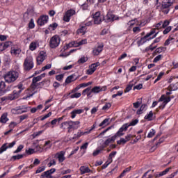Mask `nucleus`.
<instances>
[{
  "label": "nucleus",
  "instance_id": "1",
  "mask_svg": "<svg viewBox=\"0 0 178 178\" xmlns=\"http://www.w3.org/2000/svg\"><path fill=\"white\" fill-rule=\"evenodd\" d=\"M19 77V72L16 71H9L4 74V79L6 83H15L17 78Z\"/></svg>",
  "mask_w": 178,
  "mask_h": 178
},
{
  "label": "nucleus",
  "instance_id": "2",
  "mask_svg": "<svg viewBox=\"0 0 178 178\" xmlns=\"http://www.w3.org/2000/svg\"><path fill=\"white\" fill-rule=\"evenodd\" d=\"M24 70L26 72H29V70H31L33 67H34V59L33 58V56H28L24 62L23 64Z\"/></svg>",
  "mask_w": 178,
  "mask_h": 178
},
{
  "label": "nucleus",
  "instance_id": "3",
  "mask_svg": "<svg viewBox=\"0 0 178 178\" xmlns=\"http://www.w3.org/2000/svg\"><path fill=\"white\" fill-rule=\"evenodd\" d=\"M156 29H152L149 33H147L146 35H145L143 38H142L140 39V40L138 42V47H140V45H143V44H144V42H145V40H147V38H148L149 37H151V35H153V34H154V35H153V37L150 38L149 40H152V39L155 38V37H156V35H158V32L156 33Z\"/></svg>",
  "mask_w": 178,
  "mask_h": 178
},
{
  "label": "nucleus",
  "instance_id": "4",
  "mask_svg": "<svg viewBox=\"0 0 178 178\" xmlns=\"http://www.w3.org/2000/svg\"><path fill=\"white\" fill-rule=\"evenodd\" d=\"M175 3V0H165L162 3L163 12L165 15L169 13L170 10V8H173V3Z\"/></svg>",
  "mask_w": 178,
  "mask_h": 178
},
{
  "label": "nucleus",
  "instance_id": "5",
  "mask_svg": "<svg viewBox=\"0 0 178 178\" xmlns=\"http://www.w3.org/2000/svg\"><path fill=\"white\" fill-rule=\"evenodd\" d=\"M94 24H101L105 20V16L101 15V12L97 11L92 14Z\"/></svg>",
  "mask_w": 178,
  "mask_h": 178
},
{
  "label": "nucleus",
  "instance_id": "6",
  "mask_svg": "<svg viewBox=\"0 0 178 178\" xmlns=\"http://www.w3.org/2000/svg\"><path fill=\"white\" fill-rule=\"evenodd\" d=\"M60 44V38L59 35H54L49 40V47L50 48H57Z\"/></svg>",
  "mask_w": 178,
  "mask_h": 178
},
{
  "label": "nucleus",
  "instance_id": "7",
  "mask_svg": "<svg viewBox=\"0 0 178 178\" xmlns=\"http://www.w3.org/2000/svg\"><path fill=\"white\" fill-rule=\"evenodd\" d=\"M74 15H76V10L73 9L68 10L64 15L63 19L64 20V22H70V17H72V16H74Z\"/></svg>",
  "mask_w": 178,
  "mask_h": 178
},
{
  "label": "nucleus",
  "instance_id": "8",
  "mask_svg": "<svg viewBox=\"0 0 178 178\" xmlns=\"http://www.w3.org/2000/svg\"><path fill=\"white\" fill-rule=\"evenodd\" d=\"M163 102L161 105L159 106L160 109H163V108H165V106H166V104L168 102H170V97H165V95H161V97L159 98V102Z\"/></svg>",
  "mask_w": 178,
  "mask_h": 178
},
{
  "label": "nucleus",
  "instance_id": "9",
  "mask_svg": "<svg viewBox=\"0 0 178 178\" xmlns=\"http://www.w3.org/2000/svg\"><path fill=\"white\" fill-rule=\"evenodd\" d=\"M16 145V141H13L11 143H4L2 145V146L0 147V154H2L3 152H5L8 148H13Z\"/></svg>",
  "mask_w": 178,
  "mask_h": 178
},
{
  "label": "nucleus",
  "instance_id": "10",
  "mask_svg": "<svg viewBox=\"0 0 178 178\" xmlns=\"http://www.w3.org/2000/svg\"><path fill=\"white\" fill-rule=\"evenodd\" d=\"M46 58H47V54L43 51H40L38 56L36 58L37 64L41 65V63H42V62L45 60Z\"/></svg>",
  "mask_w": 178,
  "mask_h": 178
},
{
  "label": "nucleus",
  "instance_id": "11",
  "mask_svg": "<svg viewBox=\"0 0 178 178\" xmlns=\"http://www.w3.org/2000/svg\"><path fill=\"white\" fill-rule=\"evenodd\" d=\"M101 65L99 62L95 63L90 65L89 69L87 70V74L91 75L95 70H97V67Z\"/></svg>",
  "mask_w": 178,
  "mask_h": 178
},
{
  "label": "nucleus",
  "instance_id": "12",
  "mask_svg": "<svg viewBox=\"0 0 178 178\" xmlns=\"http://www.w3.org/2000/svg\"><path fill=\"white\" fill-rule=\"evenodd\" d=\"M48 15H42L40 17V18L38 19V24L39 26H44V24H46V23H48Z\"/></svg>",
  "mask_w": 178,
  "mask_h": 178
},
{
  "label": "nucleus",
  "instance_id": "13",
  "mask_svg": "<svg viewBox=\"0 0 178 178\" xmlns=\"http://www.w3.org/2000/svg\"><path fill=\"white\" fill-rule=\"evenodd\" d=\"M65 154H66V152L64 151H61L56 154L55 157L58 159V162H60V163H62V162L66 159V157H65Z\"/></svg>",
  "mask_w": 178,
  "mask_h": 178
},
{
  "label": "nucleus",
  "instance_id": "14",
  "mask_svg": "<svg viewBox=\"0 0 178 178\" xmlns=\"http://www.w3.org/2000/svg\"><path fill=\"white\" fill-rule=\"evenodd\" d=\"M119 17H115V15L112 14V13H108L106 16V20L108 23L111 22H115V20H118Z\"/></svg>",
  "mask_w": 178,
  "mask_h": 178
},
{
  "label": "nucleus",
  "instance_id": "15",
  "mask_svg": "<svg viewBox=\"0 0 178 178\" xmlns=\"http://www.w3.org/2000/svg\"><path fill=\"white\" fill-rule=\"evenodd\" d=\"M101 91H106V86H95L91 89V92L94 94H98V92H101Z\"/></svg>",
  "mask_w": 178,
  "mask_h": 178
},
{
  "label": "nucleus",
  "instance_id": "16",
  "mask_svg": "<svg viewBox=\"0 0 178 178\" xmlns=\"http://www.w3.org/2000/svg\"><path fill=\"white\" fill-rule=\"evenodd\" d=\"M44 84H45V81H43L39 83L36 82L35 83H31V88H32V90H35L36 88H42Z\"/></svg>",
  "mask_w": 178,
  "mask_h": 178
},
{
  "label": "nucleus",
  "instance_id": "17",
  "mask_svg": "<svg viewBox=\"0 0 178 178\" xmlns=\"http://www.w3.org/2000/svg\"><path fill=\"white\" fill-rule=\"evenodd\" d=\"M104 49V44H99L97 47H95L92 50V54L95 56H98L99 53L103 51Z\"/></svg>",
  "mask_w": 178,
  "mask_h": 178
},
{
  "label": "nucleus",
  "instance_id": "18",
  "mask_svg": "<svg viewBox=\"0 0 178 178\" xmlns=\"http://www.w3.org/2000/svg\"><path fill=\"white\" fill-rule=\"evenodd\" d=\"M84 112L83 109H74L70 113L72 119H74L77 115H81Z\"/></svg>",
  "mask_w": 178,
  "mask_h": 178
},
{
  "label": "nucleus",
  "instance_id": "19",
  "mask_svg": "<svg viewBox=\"0 0 178 178\" xmlns=\"http://www.w3.org/2000/svg\"><path fill=\"white\" fill-rule=\"evenodd\" d=\"M45 76L46 74L43 73L36 77H33L32 79V83L35 84L36 83H38V81H41V80H42Z\"/></svg>",
  "mask_w": 178,
  "mask_h": 178
},
{
  "label": "nucleus",
  "instance_id": "20",
  "mask_svg": "<svg viewBox=\"0 0 178 178\" xmlns=\"http://www.w3.org/2000/svg\"><path fill=\"white\" fill-rule=\"evenodd\" d=\"M55 172H56V170L55 168H51L46 172H44L41 175V177H48L50 175H52V173H55Z\"/></svg>",
  "mask_w": 178,
  "mask_h": 178
},
{
  "label": "nucleus",
  "instance_id": "21",
  "mask_svg": "<svg viewBox=\"0 0 178 178\" xmlns=\"http://www.w3.org/2000/svg\"><path fill=\"white\" fill-rule=\"evenodd\" d=\"M19 94L16 92V90H14L13 92V94H10L8 95V101H13V99H17V98L19 97Z\"/></svg>",
  "mask_w": 178,
  "mask_h": 178
},
{
  "label": "nucleus",
  "instance_id": "22",
  "mask_svg": "<svg viewBox=\"0 0 178 178\" xmlns=\"http://www.w3.org/2000/svg\"><path fill=\"white\" fill-rule=\"evenodd\" d=\"M79 170L81 172V175H86V173H90L91 172V170L88 166H81L79 168Z\"/></svg>",
  "mask_w": 178,
  "mask_h": 178
},
{
  "label": "nucleus",
  "instance_id": "23",
  "mask_svg": "<svg viewBox=\"0 0 178 178\" xmlns=\"http://www.w3.org/2000/svg\"><path fill=\"white\" fill-rule=\"evenodd\" d=\"M170 169H172V167L166 168L161 172H157L156 174L154 175V177L158 178L161 177V176H165V175H166L169 172V170H170Z\"/></svg>",
  "mask_w": 178,
  "mask_h": 178
},
{
  "label": "nucleus",
  "instance_id": "24",
  "mask_svg": "<svg viewBox=\"0 0 178 178\" xmlns=\"http://www.w3.org/2000/svg\"><path fill=\"white\" fill-rule=\"evenodd\" d=\"M16 88L17 89V90H15L16 92L20 95V94L22 93V91H23V90H24V88H26L24 87V85H23V83L20 82L16 86Z\"/></svg>",
  "mask_w": 178,
  "mask_h": 178
},
{
  "label": "nucleus",
  "instance_id": "25",
  "mask_svg": "<svg viewBox=\"0 0 178 178\" xmlns=\"http://www.w3.org/2000/svg\"><path fill=\"white\" fill-rule=\"evenodd\" d=\"M10 53L13 56H19L22 54V49H11Z\"/></svg>",
  "mask_w": 178,
  "mask_h": 178
},
{
  "label": "nucleus",
  "instance_id": "26",
  "mask_svg": "<svg viewBox=\"0 0 178 178\" xmlns=\"http://www.w3.org/2000/svg\"><path fill=\"white\" fill-rule=\"evenodd\" d=\"M115 140H116V138L114 136H112L111 138H108L104 142V146H103V147H104V148H106V147H108V145H109V144H111V143H115Z\"/></svg>",
  "mask_w": 178,
  "mask_h": 178
},
{
  "label": "nucleus",
  "instance_id": "27",
  "mask_svg": "<svg viewBox=\"0 0 178 178\" xmlns=\"http://www.w3.org/2000/svg\"><path fill=\"white\" fill-rule=\"evenodd\" d=\"M175 35H170L168 40H165L164 45L168 46L176 41V39L173 38Z\"/></svg>",
  "mask_w": 178,
  "mask_h": 178
},
{
  "label": "nucleus",
  "instance_id": "28",
  "mask_svg": "<svg viewBox=\"0 0 178 178\" xmlns=\"http://www.w3.org/2000/svg\"><path fill=\"white\" fill-rule=\"evenodd\" d=\"M9 119L8 118V113H3L0 118L1 123H6Z\"/></svg>",
  "mask_w": 178,
  "mask_h": 178
},
{
  "label": "nucleus",
  "instance_id": "29",
  "mask_svg": "<svg viewBox=\"0 0 178 178\" xmlns=\"http://www.w3.org/2000/svg\"><path fill=\"white\" fill-rule=\"evenodd\" d=\"M86 31H87V28L86 26H81L77 30L76 33L84 35L86 34Z\"/></svg>",
  "mask_w": 178,
  "mask_h": 178
},
{
  "label": "nucleus",
  "instance_id": "30",
  "mask_svg": "<svg viewBox=\"0 0 178 178\" xmlns=\"http://www.w3.org/2000/svg\"><path fill=\"white\" fill-rule=\"evenodd\" d=\"M37 47H38V42H32L29 45L30 51H35L37 49Z\"/></svg>",
  "mask_w": 178,
  "mask_h": 178
},
{
  "label": "nucleus",
  "instance_id": "31",
  "mask_svg": "<svg viewBox=\"0 0 178 178\" xmlns=\"http://www.w3.org/2000/svg\"><path fill=\"white\" fill-rule=\"evenodd\" d=\"M145 119L146 120H149V122H151V120H154V113H152V111H149V113L145 116Z\"/></svg>",
  "mask_w": 178,
  "mask_h": 178
},
{
  "label": "nucleus",
  "instance_id": "32",
  "mask_svg": "<svg viewBox=\"0 0 178 178\" xmlns=\"http://www.w3.org/2000/svg\"><path fill=\"white\" fill-rule=\"evenodd\" d=\"M147 104H142L140 109L137 111L136 113L137 115H141L143 113V111H146L147 108Z\"/></svg>",
  "mask_w": 178,
  "mask_h": 178
},
{
  "label": "nucleus",
  "instance_id": "33",
  "mask_svg": "<svg viewBox=\"0 0 178 178\" xmlns=\"http://www.w3.org/2000/svg\"><path fill=\"white\" fill-rule=\"evenodd\" d=\"M6 84H5V82L3 81H1L0 83V95H3L5 94V92H6V90H3V88H5L6 87Z\"/></svg>",
  "mask_w": 178,
  "mask_h": 178
},
{
  "label": "nucleus",
  "instance_id": "34",
  "mask_svg": "<svg viewBox=\"0 0 178 178\" xmlns=\"http://www.w3.org/2000/svg\"><path fill=\"white\" fill-rule=\"evenodd\" d=\"M33 165H30L29 166L26 167L19 175H22L23 176V175H26V173L29 172V169H33Z\"/></svg>",
  "mask_w": 178,
  "mask_h": 178
},
{
  "label": "nucleus",
  "instance_id": "35",
  "mask_svg": "<svg viewBox=\"0 0 178 178\" xmlns=\"http://www.w3.org/2000/svg\"><path fill=\"white\" fill-rule=\"evenodd\" d=\"M104 148H105V147L101 146L99 149H97L92 153L93 156H97V155L101 153V151H104Z\"/></svg>",
  "mask_w": 178,
  "mask_h": 178
},
{
  "label": "nucleus",
  "instance_id": "36",
  "mask_svg": "<svg viewBox=\"0 0 178 178\" xmlns=\"http://www.w3.org/2000/svg\"><path fill=\"white\" fill-rule=\"evenodd\" d=\"M76 79L74 78V76L70 75L66 79L65 83H67V84H70V83H72V81H74Z\"/></svg>",
  "mask_w": 178,
  "mask_h": 178
},
{
  "label": "nucleus",
  "instance_id": "37",
  "mask_svg": "<svg viewBox=\"0 0 178 178\" xmlns=\"http://www.w3.org/2000/svg\"><path fill=\"white\" fill-rule=\"evenodd\" d=\"M163 138H160L159 140V143H157L155 145H154V146L151 148L150 151H152V152H154V151H155V149H156V148H158L159 145V144H162V142H163Z\"/></svg>",
  "mask_w": 178,
  "mask_h": 178
},
{
  "label": "nucleus",
  "instance_id": "38",
  "mask_svg": "<svg viewBox=\"0 0 178 178\" xmlns=\"http://www.w3.org/2000/svg\"><path fill=\"white\" fill-rule=\"evenodd\" d=\"M67 126H72V122H70V121L63 122L60 125V129H63V130H65Z\"/></svg>",
  "mask_w": 178,
  "mask_h": 178
},
{
  "label": "nucleus",
  "instance_id": "39",
  "mask_svg": "<svg viewBox=\"0 0 178 178\" xmlns=\"http://www.w3.org/2000/svg\"><path fill=\"white\" fill-rule=\"evenodd\" d=\"M108 122H109L108 118L104 119L103 122L99 124V127H106V126H108Z\"/></svg>",
  "mask_w": 178,
  "mask_h": 178
},
{
  "label": "nucleus",
  "instance_id": "40",
  "mask_svg": "<svg viewBox=\"0 0 178 178\" xmlns=\"http://www.w3.org/2000/svg\"><path fill=\"white\" fill-rule=\"evenodd\" d=\"M18 111H19V113H26V112H27V106H19L18 108Z\"/></svg>",
  "mask_w": 178,
  "mask_h": 178
},
{
  "label": "nucleus",
  "instance_id": "41",
  "mask_svg": "<svg viewBox=\"0 0 178 178\" xmlns=\"http://www.w3.org/2000/svg\"><path fill=\"white\" fill-rule=\"evenodd\" d=\"M168 90H169V91H176V90H177V86H176V83L175 84H170L168 88Z\"/></svg>",
  "mask_w": 178,
  "mask_h": 178
},
{
  "label": "nucleus",
  "instance_id": "42",
  "mask_svg": "<svg viewBox=\"0 0 178 178\" xmlns=\"http://www.w3.org/2000/svg\"><path fill=\"white\" fill-rule=\"evenodd\" d=\"M116 154H118L117 152H112L108 156V161H109L111 163L113 162V160L112 159L115 158V155H116Z\"/></svg>",
  "mask_w": 178,
  "mask_h": 178
},
{
  "label": "nucleus",
  "instance_id": "43",
  "mask_svg": "<svg viewBox=\"0 0 178 178\" xmlns=\"http://www.w3.org/2000/svg\"><path fill=\"white\" fill-rule=\"evenodd\" d=\"M122 136H124V134L123 133L122 131L119 129L118 131L113 136L116 139V138H118V137H122Z\"/></svg>",
  "mask_w": 178,
  "mask_h": 178
},
{
  "label": "nucleus",
  "instance_id": "44",
  "mask_svg": "<svg viewBox=\"0 0 178 178\" xmlns=\"http://www.w3.org/2000/svg\"><path fill=\"white\" fill-rule=\"evenodd\" d=\"M163 74H165L164 72H160L157 76V78L155 79V81H154V84H155L156 83H158V81H159V80H161V79H162V77L163 76Z\"/></svg>",
  "mask_w": 178,
  "mask_h": 178
},
{
  "label": "nucleus",
  "instance_id": "45",
  "mask_svg": "<svg viewBox=\"0 0 178 178\" xmlns=\"http://www.w3.org/2000/svg\"><path fill=\"white\" fill-rule=\"evenodd\" d=\"M129 127H130V125H129V124H124L122 126L121 128H120V130L124 132V131H126L127 129H129Z\"/></svg>",
  "mask_w": 178,
  "mask_h": 178
},
{
  "label": "nucleus",
  "instance_id": "46",
  "mask_svg": "<svg viewBox=\"0 0 178 178\" xmlns=\"http://www.w3.org/2000/svg\"><path fill=\"white\" fill-rule=\"evenodd\" d=\"M133 86H134L133 83L130 82V83L127 86L124 92H129V91H131V88H133Z\"/></svg>",
  "mask_w": 178,
  "mask_h": 178
},
{
  "label": "nucleus",
  "instance_id": "47",
  "mask_svg": "<svg viewBox=\"0 0 178 178\" xmlns=\"http://www.w3.org/2000/svg\"><path fill=\"white\" fill-rule=\"evenodd\" d=\"M81 97V93L80 92H76L70 96V98H80Z\"/></svg>",
  "mask_w": 178,
  "mask_h": 178
},
{
  "label": "nucleus",
  "instance_id": "48",
  "mask_svg": "<svg viewBox=\"0 0 178 178\" xmlns=\"http://www.w3.org/2000/svg\"><path fill=\"white\" fill-rule=\"evenodd\" d=\"M84 44H87V40L86 39L79 41L77 44H74V47H80V45H84Z\"/></svg>",
  "mask_w": 178,
  "mask_h": 178
},
{
  "label": "nucleus",
  "instance_id": "49",
  "mask_svg": "<svg viewBox=\"0 0 178 178\" xmlns=\"http://www.w3.org/2000/svg\"><path fill=\"white\" fill-rule=\"evenodd\" d=\"M79 42H72V43L68 44L67 46L64 47L65 49H67V48H72V47H74V45H77Z\"/></svg>",
  "mask_w": 178,
  "mask_h": 178
},
{
  "label": "nucleus",
  "instance_id": "50",
  "mask_svg": "<svg viewBox=\"0 0 178 178\" xmlns=\"http://www.w3.org/2000/svg\"><path fill=\"white\" fill-rule=\"evenodd\" d=\"M56 27H58V24L54 23L53 24H50L49 26V30H50L51 31H54V30H55Z\"/></svg>",
  "mask_w": 178,
  "mask_h": 178
},
{
  "label": "nucleus",
  "instance_id": "51",
  "mask_svg": "<svg viewBox=\"0 0 178 178\" xmlns=\"http://www.w3.org/2000/svg\"><path fill=\"white\" fill-rule=\"evenodd\" d=\"M149 172H151V170H149L146 172H145L142 178H152L153 177L152 175H148Z\"/></svg>",
  "mask_w": 178,
  "mask_h": 178
},
{
  "label": "nucleus",
  "instance_id": "52",
  "mask_svg": "<svg viewBox=\"0 0 178 178\" xmlns=\"http://www.w3.org/2000/svg\"><path fill=\"white\" fill-rule=\"evenodd\" d=\"M112 106L111 103H106L105 105L102 107V111H108L109 108Z\"/></svg>",
  "mask_w": 178,
  "mask_h": 178
},
{
  "label": "nucleus",
  "instance_id": "53",
  "mask_svg": "<svg viewBox=\"0 0 178 178\" xmlns=\"http://www.w3.org/2000/svg\"><path fill=\"white\" fill-rule=\"evenodd\" d=\"M155 133H156V131H155V129H151L147 135V138H152V136H155Z\"/></svg>",
  "mask_w": 178,
  "mask_h": 178
},
{
  "label": "nucleus",
  "instance_id": "54",
  "mask_svg": "<svg viewBox=\"0 0 178 178\" xmlns=\"http://www.w3.org/2000/svg\"><path fill=\"white\" fill-rule=\"evenodd\" d=\"M166 51V47H159L155 50V52L157 54H161V52H163Z\"/></svg>",
  "mask_w": 178,
  "mask_h": 178
},
{
  "label": "nucleus",
  "instance_id": "55",
  "mask_svg": "<svg viewBox=\"0 0 178 178\" xmlns=\"http://www.w3.org/2000/svg\"><path fill=\"white\" fill-rule=\"evenodd\" d=\"M161 59H162V54H159V55L156 56L154 58L153 62H154V63H156V62H159V60H161Z\"/></svg>",
  "mask_w": 178,
  "mask_h": 178
},
{
  "label": "nucleus",
  "instance_id": "56",
  "mask_svg": "<svg viewBox=\"0 0 178 178\" xmlns=\"http://www.w3.org/2000/svg\"><path fill=\"white\" fill-rule=\"evenodd\" d=\"M88 60V58L87 57H81L79 60L78 63H86Z\"/></svg>",
  "mask_w": 178,
  "mask_h": 178
},
{
  "label": "nucleus",
  "instance_id": "57",
  "mask_svg": "<svg viewBox=\"0 0 178 178\" xmlns=\"http://www.w3.org/2000/svg\"><path fill=\"white\" fill-rule=\"evenodd\" d=\"M70 123H71V126H70V127L72 129V128L74 127V126H79V124H80V122L79 121H76V122L70 121Z\"/></svg>",
  "mask_w": 178,
  "mask_h": 178
},
{
  "label": "nucleus",
  "instance_id": "58",
  "mask_svg": "<svg viewBox=\"0 0 178 178\" xmlns=\"http://www.w3.org/2000/svg\"><path fill=\"white\" fill-rule=\"evenodd\" d=\"M24 155L23 154H18L16 156H13L12 159H14V161L22 159L23 158Z\"/></svg>",
  "mask_w": 178,
  "mask_h": 178
},
{
  "label": "nucleus",
  "instance_id": "59",
  "mask_svg": "<svg viewBox=\"0 0 178 178\" xmlns=\"http://www.w3.org/2000/svg\"><path fill=\"white\" fill-rule=\"evenodd\" d=\"M23 148H24V146L23 145H20L19 146H18L17 149L14 151V154H18V152H20L22 149H23Z\"/></svg>",
  "mask_w": 178,
  "mask_h": 178
},
{
  "label": "nucleus",
  "instance_id": "60",
  "mask_svg": "<svg viewBox=\"0 0 178 178\" xmlns=\"http://www.w3.org/2000/svg\"><path fill=\"white\" fill-rule=\"evenodd\" d=\"M17 126V123L15 122H11L8 126V127L10 128L11 130L13 131V129H15V127H16Z\"/></svg>",
  "mask_w": 178,
  "mask_h": 178
},
{
  "label": "nucleus",
  "instance_id": "61",
  "mask_svg": "<svg viewBox=\"0 0 178 178\" xmlns=\"http://www.w3.org/2000/svg\"><path fill=\"white\" fill-rule=\"evenodd\" d=\"M156 30H161V29H163V26H162V21L157 23L155 26Z\"/></svg>",
  "mask_w": 178,
  "mask_h": 178
},
{
  "label": "nucleus",
  "instance_id": "62",
  "mask_svg": "<svg viewBox=\"0 0 178 178\" xmlns=\"http://www.w3.org/2000/svg\"><path fill=\"white\" fill-rule=\"evenodd\" d=\"M138 123V120L136 119L132 120V122H130V124H128V126H136Z\"/></svg>",
  "mask_w": 178,
  "mask_h": 178
},
{
  "label": "nucleus",
  "instance_id": "63",
  "mask_svg": "<svg viewBox=\"0 0 178 178\" xmlns=\"http://www.w3.org/2000/svg\"><path fill=\"white\" fill-rule=\"evenodd\" d=\"M56 79L58 81H62V80H63V74H58L56 76Z\"/></svg>",
  "mask_w": 178,
  "mask_h": 178
},
{
  "label": "nucleus",
  "instance_id": "64",
  "mask_svg": "<svg viewBox=\"0 0 178 178\" xmlns=\"http://www.w3.org/2000/svg\"><path fill=\"white\" fill-rule=\"evenodd\" d=\"M172 30V26H168L163 31V34H168Z\"/></svg>",
  "mask_w": 178,
  "mask_h": 178
}]
</instances>
